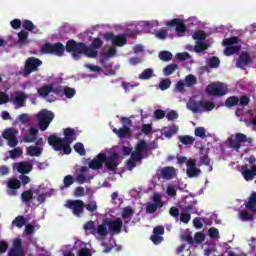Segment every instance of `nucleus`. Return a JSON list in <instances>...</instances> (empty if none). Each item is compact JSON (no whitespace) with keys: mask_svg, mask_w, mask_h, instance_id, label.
<instances>
[{"mask_svg":"<svg viewBox=\"0 0 256 256\" xmlns=\"http://www.w3.org/2000/svg\"><path fill=\"white\" fill-rule=\"evenodd\" d=\"M67 53H72L73 59L79 61L81 55L85 51V43L78 42L75 40H68L65 46Z\"/></svg>","mask_w":256,"mask_h":256,"instance_id":"20e7f679","label":"nucleus"},{"mask_svg":"<svg viewBox=\"0 0 256 256\" xmlns=\"http://www.w3.org/2000/svg\"><path fill=\"white\" fill-rule=\"evenodd\" d=\"M178 139L182 145H193L195 143V138L189 135L179 136Z\"/></svg>","mask_w":256,"mask_h":256,"instance_id":"4c0bfd02","label":"nucleus"},{"mask_svg":"<svg viewBox=\"0 0 256 256\" xmlns=\"http://www.w3.org/2000/svg\"><path fill=\"white\" fill-rule=\"evenodd\" d=\"M252 62L253 60L251 59L249 52L244 51L240 54L239 58L237 59L236 66L240 69H243Z\"/></svg>","mask_w":256,"mask_h":256,"instance_id":"6ab92c4d","label":"nucleus"},{"mask_svg":"<svg viewBox=\"0 0 256 256\" xmlns=\"http://www.w3.org/2000/svg\"><path fill=\"white\" fill-rule=\"evenodd\" d=\"M55 119V114L49 110H42L38 113L39 129L42 131H47L51 121Z\"/></svg>","mask_w":256,"mask_h":256,"instance_id":"0eeeda50","label":"nucleus"},{"mask_svg":"<svg viewBox=\"0 0 256 256\" xmlns=\"http://www.w3.org/2000/svg\"><path fill=\"white\" fill-rule=\"evenodd\" d=\"M208 234H209L210 239H219V230L215 227H211L208 230Z\"/></svg>","mask_w":256,"mask_h":256,"instance_id":"0e129e2a","label":"nucleus"},{"mask_svg":"<svg viewBox=\"0 0 256 256\" xmlns=\"http://www.w3.org/2000/svg\"><path fill=\"white\" fill-rule=\"evenodd\" d=\"M40 97H47L49 93H55V95H61L63 93V86L55 84H46L37 90Z\"/></svg>","mask_w":256,"mask_h":256,"instance_id":"6e6552de","label":"nucleus"},{"mask_svg":"<svg viewBox=\"0 0 256 256\" xmlns=\"http://www.w3.org/2000/svg\"><path fill=\"white\" fill-rule=\"evenodd\" d=\"M7 256H25V254L23 253V251L10 249Z\"/></svg>","mask_w":256,"mask_h":256,"instance_id":"774afa93","label":"nucleus"},{"mask_svg":"<svg viewBox=\"0 0 256 256\" xmlns=\"http://www.w3.org/2000/svg\"><path fill=\"white\" fill-rule=\"evenodd\" d=\"M185 87H187V84L183 80H180L175 85V91H178V93H185Z\"/></svg>","mask_w":256,"mask_h":256,"instance_id":"13d9d810","label":"nucleus"},{"mask_svg":"<svg viewBox=\"0 0 256 256\" xmlns=\"http://www.w3.org/2000/svg\"><path fill=\"white\" fill-rule=\"evenodd\" d=\"M96 233L99 235L100 239H105L109 234V231L107 230L105 224H100L97 227Z\"/></svg>","mask_w":256,"mask_h":256,"instance_id":"c9c22d12","label":"nucleus"},{"mask_svg":"<svg viewBox=\"0 0 256 256\" xmlns=\"http://www.w3.org/2000/svg\"><path fill=\"white\" fill-rule=\"evenodd\" d=\"M147 141L145 140H141L140 142H138L135 146V151H137L138 153L144 155V157H147Z\"/></svg>","mask_w":256,"mask_h":256,"instance_id":"393cba45","label":"nucleus"},{"mask_svg":"<svg viewBox=\"0 0 256 256\" xmlns=\"http://www.w3.org/2000/svg\"><path fill=\"white\" fill-rule=\"evenodd\" d=\"M159 87H160L161 91H166V89H169V87H171V80L163 79L160 82Z\"/></svg>","mask_w":256,"mask_h":256,"instance_id":"69168bd1","label":"nucleus"},{"mask_svg":"<svg viewBox=\"0 0 256 256\" xmlns=\"http://www.w3.org/2000/svg\"><path fill=\"white\" fill-rule=\"evenodd\" d=\"M26 100H27V96L25 95V93L16 92V95H15V98H14V103H16V105L18 107H23Z\"/></svg>","mask_w":256,"mask_h":256,"instance_id":"bb28decb","label":"nucleus"},{"mask_svg":"<svg viewBox=\"0 0 256 256\" xmlns=\"http://www.w3.org/2000/svg\"><path fill=\"white\" fill-rule=\"evenodd\" d=\"M22 243L23 241L20 238H16L13 242V248L11 249H15L16 251H23Z\"/></svg>","mask_w":256,"mask_h":256,"instance_id":"e2e57ef3","label":"nucleus"},{"mask_svg":"<svg viewBox=\"0 0 256 256\" xmlns=\"http://www.w3.org/2000/svg\"><path fill=\"white\" fill-rule=\"evenodd\" d=\"M195 243H203L205 241V233L203 232H196L194 235Z\"/></svg>","mask_w":256,"mask_h":256,"instance_id":"338daca9","label":"nucleus"},{"mask_svg":"<svg viewBox=\"0 0 256 256\" xmlns=\"http://www.w3.org/2000/svg\"><path fill=\"white\" fill-rule=\"evenodd\" d=\"M27 153L30 157H40L41 153H43V149L38 146H30L27 148Z\"/></svg>","mask_w":256,"mask_h":256,"instance_id":"c756f323","label":"nucleus"},{"mask_svg":"<svg viewBox=\"0 0 256 256\" xmlns=\"http://www.w3.org/2000/svg\"><path fill=\"white\" fill-rule=\"evenodd\" d=\"M206 49H209V44L207 42H203V41L196 42V45H195L196 53H203V51H206Z\"/></svg>","mask_w":256,"mask_h":256,"instance_id":"58836bf2","label":"nucleus"},{"mask_svg":"<svg viewBox=\"0 0 256 256\" xmlns=\"http://www.w3.org/2000/svg\"><path fill=\"white\" fill-rule=\"evenodd\" d=\"M226 107H235L236 105H239V97L237 96H230L225 101Z\"/></svg>","mask_w":256,"mask_h":256,"instance_id":"c03bdc74","label":"nucleus"},{"mask_svg":"<svg viewBox=\"0 0 256 256\" xmlns=\"http://www.w3.org/2000/svg\"><path fill=\"white\" fill-rule=\"evenodd\" d=\"M227 85L224 83H210L206 87V93L210 95L211 97H224V95H227Z\"/></svg>","mask_w":256,"mask_h":256,"instance_id":"423d86ee","label":"nucleus"},{"mask_svg":"<svg viewBox=\"0 0 256 256\" xmlns=\"http://www.w3.org/2000/svg\"><path fill=\"white\" fill-rule=\"evenodd\" d=\"M63 183L64 185L61 187V189L62 190L67 189L71 187L73 183H75V178L73 177V175H67L64 177Z\"/></svg>","mask_w":256,"mask_h":256,"instance_id":"a19ab883","label":"nucleus"},{"mask_svg":"<svg viewBox=\"0 0 256 256\" xmlns=\"http://www.w3.org/2000/svg\"><path fill=\"white\" fill-rule=\"evenodd\" d=\"M241 51V46L235 45V46H226L224 49V55L226 57H231V55H235V53H239Z\"/></svg>","mask_w":256,"mask_h":256,"instance_id":"cd10ccee","label":"nucleus"},{"mask_svg":"<svg viewBox=\"0 0 256 256\" xmlns=\"http://www.w3.org/2000/svg\"><path fill=\"white\" fill-rule=\"evenodd\" d=\"M33 199V190H26L21 194L22 203L25 205H30L31 200Z\"/></svg>","mask_w":256,"mask_h":256,"instance_id":"c85d7f7f","label":"nucleus"},{"mask_svg":"<svg viewBox=\"0 0 256 256\" xmlns=\"http://www.w3.org/2000/svg\"><path fill=\"white\" fill-rule=\"evenodd\" d=\"M166 25L168 27H176V33H185V31H187V26H185V23L182 22V20L179 18H175L173 20L168 21Z\"/></svg>","mask_w":256,"mask_h":256,"instance_id":"a211bd4d","label":"nucleus"},{"mask_svg":"<svg viewBox=\"0 0 256 256\" xmlns=\"http://www.w3.org/2000/svg\"><path fill=\"white\" fill-rule=\"evenodd\" d=\"M192 37L195 41H205L207 39V34L203 30H197Z\"/></svg>","mask_w":256,"mask_h":256,"instance_id":"79ce46f5","label":"nucleus"},{"mask_svg":"<svg viewBox=\"0 0 256 256\" xmlns=\"http://www.w3.org/2000/svg\"><path fill=\"white\" fill-rule=\"evenodd\" d=\"M246 209H248V211L256 213V192H253L249 197V200L246 203Z\"/></svg>","mask_w":256,"mask_h":256,"instance_id":"b1692460","label":"nucleus"},{"mask_svg":"<svg viewBox=\"0 0 256 256\" xmlns=\"http://www.w3.org/2000/svg\"><path fill=\"white\" fill-rule=\"evenodd\" d=\"M17 133L18 131L15 130L14 128H8L4 130V132L2 133V137L6 139V141H9V139H13V137H15Z\"/></svg>","mask_w":256,"mask_h":256,"instance_id":"f704fd0d","label":"nucleus"},{"mask_svg":"<svg viewBox=\"0 0 256 256\" xmlns=\"http://www.w3.org/2000/svg\"><path fill=\"white\" fill-rule=\"evenodd\" d=\"M41 65H43V61H41V59L35 57L27 58L22 71L23 77H29L31 73L39 71V67H41Z\"/></svg>","mask_w":256,"mask_h":256,"instance_id":"39448f33","label":"nucleus"},{"mask_svg":"<svg viewBox=\"0 0 256 256\" xmlns=\"http://www.w3.org/2000/svg\"><path fill=\"white\" fill-rule=\"evenodd\" d=\"M62 93H64L67 99H73V97H75V89L68 86L62 87Z\"/></svg>","mask_w":256,"mask_h":256,"instance_id":"09e8293b","label":"nucleus"},{"mask_svg":"<svg viewBox=\"0 0 256 256\" xmlns=\"http://www.w3.org/2000/svg\"><path fill=\"white\" fill-rule=\"evenodd\" d=\"M180 221L185 224L189 223L191 221V214L182 210L180 214Z\"/></svg>","mask_w":256,"mask_h":256,"instance_id":"680f3d73","label":"nucleus"},{"mask_svg":"<svg viewBox=\"0 0 256 256\" xmlns=\"http://www.w3.org/2000/svg\"><path fill=\"white\" fill-rule=\"evenodd\" d=\"M153 77V69L147 68L140 75L139 79L142 81H147V79H151Z\"/></svg>","mask_w":256,"mask_h":256,"instance_id":"a18cd8bd","label":"nucleus"},{"mask_svg":"<svg viewBox=\"0 0 256 256\" xmlns=\"http://www.w3.org/2000/svg\"><path fill=\"white\" fill-rule=\"evenodd\" d=\"M27 39H29V32L21 30L18 33V43L20 45H25L27 43Z\"/></svg>","mask_w":256,"mask_h":256,"instance_id":"ea45409f","label":"nucleus"},{"mask_svg":"<svg viewBox=\"0 0 256 256\" xmlns=\"http://www.w3.org/2000/svg\"><path fill=\"white\" fill-rule=\"evenodd\" d=\"M65 46L61 42L52 44L51 42H46L41 48V52L44 55H56L57 57H63L65 55Z\"/></svg>","mask_w":256,"mask_h":256,"instance_id":"7ed1b4c3","label":"nucleus"},{"mask_svg":"<svg viewBox=\"0 0 256 256\" xmlns=\"http://www.w3.org/2000/svg\"><path fill=\"white\" fill-rule=\"evenodd\" d=\"M153 203H146V213L153 215L158 209L163 207V200L161 199V194L155 193L152 198Z\"/></svg>","mask_w":256,"mask_h":256,"instance_id":"9d476101","label":"nucleus"},{"mask_svg":"<svg viewBox=\"0 0 256 256\" xmlns=\"http://www.w3.org/2000/svg\"><path fill=\"white\" fill-rule=\"evenodd\" d=\"M186 87H193V85H197V77L193 74H189L185 77Z\"/></svg>","mask_w":256,"mask_h":256,"instance_id":"49530a36","label":"nucleus"},{"mask_svg":"<svg viewBox=\"0 0 256 256\" xmlns=\"http://www.w3.org/2000/svg\"><path fill=\"white\" fill-rule=\"evenodd\" d=\"M133 208L131 206H127L122 211V219H129V217L133 216Z\"/></svg>","mask_w":256,"mask_h":256,"instance_id":"6e6d98bb","label":"nucleus"},{"mask_svg":"<svg viewBox=\"0 0 256 256\" xmlns=\"http://www.w3.org/2000/svg\"><path fill=\"white\" fill-rule=\"evenodd\" d=\"M64 138H61L55 134L48 137V145L54 149V151H63L64 155H71V143L77 140V132L73 128H65Z\"/></svg>","mask_w":256,"mask_h":256,"instance_id":"f257e3e1","label":"nucleus"},{"mask_svg":"<svg viewBox=\"0 0 256 256\" xmlns=\"http://www.w3.org/2000/svg\"><path fill=\"white\" fill-rule=\"evenodd\" d=\"M186 166V173L190 179H193V177H199V175H201V169L197 168V161L195 159L190 158L186 162Z\"/></svg>","mask_w":256,"mask_h":256,"instance_id":"ddd939ff","label":"nucleus"},{"mask_svg":"<svg viewBox=\"0 0 256 256\" xmlns=\"http://www.w3.org/2000/svg\"><path fill=\"white\" fill-rule=\"evenodd\" d=\"M16 165L17 171L18 173H21V175H25L33 171V164L29 162H19Z\"/></svg>","mask_w":256,"mask_h":256,"instance_id":"412c9836","label":"nucleus"},{"mask_svg":"<svg viewBox=\"0 0 256 256\" xmlns=\"http://www.w3.org/2000/svg\"><path fill=\"white\" fill-rule=\"evenodd\" d=\"M83 55L90 59H95L97 58V55H99V51H97L96 48H93V46H87V44H85Z\"/></svg>","mask_w":256,"mask_h":256,"instance_id":"4be33fe9","label":"nucleus"},{"mask_svg":"<svg viewBox=\"0 0 256 256\" xmlns=\"http://www.w3.org/2000/svg\"><path fill=\"white\" fill-rule=\"evenodd\" d=\"M22 26L26 31H33V29H35V24H33L30 20H23Z\"/></svg>","mask_w":256,"mask_h":256,"instance_id":"052dcab7","label":"nucleus"},{"mask_svg":"<svg viewBox=\"0 0 256 256\" xmlns=\"http://www.w3.org/2000/svg\"><path fill=\"white\" fill-rule=\"evenodd\" d=\"M84 231H92V235H95V222L93 220H90L84 224Z\"/></svg>","mask_w":256,"mask_h":256,"instance_id":"5fc2aeb1","label":"nucleus"},{"mask_svg":"<svg viewBox=\"0 0 256 256\" xmlns=\"http://www.w3.org/2000/svg\"><path fill=\"white\" fill-rule=\"evenodd\" d=\"M161 61H171L173 59V54L169 51H161L158 55Z\"/></svg>","mask_w":256,"mask_h":256,"instance_id":"de8ad7c7","label":"nucleus"},{"mask_svg":"<svg viewBox=\"0 0 256 256\" xmlns=\"http://www.w3.org/2000/svg\"><path fill=\"white\" fill-rule=\"evenodd\" d=\"M240 219L242 221H253V219H255V216H253V214H249V212L247 211H242L240 213Z\"/></svg>","mask_w":256,"mask_h":256,"instance_id":"bf43d9fd","label":"nucleus"},{"mask_svg":"<svg viewBox=\"0 0 256 256\" xmlns=\"http://www.w3.org/2000/svg\"><path fill=\"white\" fill-rule=\"evenodd\" d=\"M12 225H15L18 227V229H21L22 227H25L27 225V219L25 216H17L13 221Z\"/></svg>","mask_w":256,"mask_h":256,"instance_id":"72a5a7b5","label":"nucleus"},{"mask_svg":"<svg viewBox=\"0 0 256 256\" xmlns=\"http://www.w3.org/2000/svg\"><path fill=\"white\" fill-rule=\"evenodd\" d=\"M9 189H19L21 187V181L17 178H12L8 181Z\"/></svg>","mask_w":256,"mask_h":256,"instance_id":"3c124183","label":"nucleus"},{"mask_svg":"<svg viewBox=\"0 0 256 256\" xmlns=\"http://www.w3.org/2000/svg\"><path fill=\"white\" fill-rule=\"evenodd\" d=\"M237 43H239V37H237V36L225 38L222 41V45L224 47H233V46L237 45Z\"/></svg>","mask_w":256,"mask_h":256,"instance_id":"473e14b6","label":"nucleus"},{"mask_svg":"<svg viewBox=\"0 0 256 256\" xmlns=\"http://www.w3.org/2000/svg\"><path fill=\"white\" fill-rule=\"evenodd\" d=\"M84 207L87 211H89L90 213H95V211L97 210L98 206H97V202L96 201H92L91 203L85 204L84 203Z\"/></svg>","mask_w":256,"mask_h":256,"instance_id":"4d7b16f0","label":"nucleus"},{"mask_svg":"<svg viewBox=\"0 0 256 256\" xmlns=\"http://www.w3.org/2000/svg\"><path fill=\"white\" fill-rule=\"evenodd\" d=\"M145 157H147V156H144L143 154H140V152H137V150H135L134 152L131 153L130 159L139 163V162L143 161V159H145Z\"/></svg>","mask_w":256,"mask_h":256,"instance_id":"864d4df0","label":"nucleus"},{"mask_svg":"<svg viewBox=\"0 0 256 256\" xmlns=\"http://www.w3.org/2000/svg\"><path fill=\"white\" fill-rule=\"evenodd\" d=\"M105 225L109 227V230L112 231V233L119 234L121 233V229H123V220H121V218L106 220Z\"/></svg>","mask_w":256,"mask_h":256,"instance_id":"2eb2a0df","label":"nucleus"},{"mask_svg":"<svg viewBox=\"0 0 256 256\" xmlns=\"http://www.w3.org/2000/svg\"><path fill=\"white\" fill-rule=\"evenodd\" d=\"M241 173L245 181H253L256 177V164H253L251 169L247 165L242 166Z\"/></svg>","mask_w":256,"mask_h":256,"instance_id":"f3484780","label":"nucleus"},{"mask_svg":"<svg viewBox=\"0 0 256 256\" xmlns=\"http://www.w3.org/2000/svg\"><path fill=\"white\" fill-rule=\"evenodd\" d=\"M207 64L211 69H217L221 65V60L217 56H212L207 60Z\"/></svg>","mask_w":256,"mask_h":256,"instance_id":"e433bc0d","label":"nucleus"},{"mask_svg":"<svg viewBox=\"0 0 256 256\" xmlns=\"http://www.w3.org/2000/svg\"><path fill=\"white\" fill-rule=\"evenodd\" d=\"M112 131L119 137V139H129V137H131V127L129 126L124 125L120 129L113 128Z\"/></svg>","mask_w":256,"mask_h":256,"instance_id":"aec40b11","label":"nucleus"},{"mask_svg":"<svg viewBox=\"0 0 256 256\" xmlns=\"http://www.w3.org/2000/svg\"><path fill=\"white\" fill-rule=\"evenodd\" d=\"M188 109L192 111V113H201V105H199V101L190 102L188 104Z\"/></svg>","mask_w":256,"mask_h":256,"instance_id":"8fccbe9b","label":"nucleus"},{"mask_svg":"<svg viewBox=\"0 0 256 256\" xmlns=\"http://www.w3.org/2000/svg\"><path fill=\"white\" fill-rule=\"evenodd\" d=\"M103 163H105V153H100L89 162L88 167L97 171L103 168Z\"/></svg>","mask_w":256,"mask_h":256,"instance_id":"dca6fc26","label":"nucleus"},{"mask_svg":"<svg viewBox=\"0 0 256 256\" xmlns=\"http://www.w3.org/2000/svg\"><path fill=\"white\" fill-rule=\"evenodd\" d=\"M178 69H179V65L175 63L169 64L163 69V73L164 75H166V77H169V75H173L175 71H177Z\"/></svg>","mask_w":256,"mask_h":256,"instance_id":"2f4dec72","label":"nucleus"},{"mask_svg":"<svg viewBox=\"0 0 256 256\" xmlns=\"http://www.w3.org/2000/svg\"><path fill=\"white\" fill-rule=\"evenodd\" d=\"M89 171V167L87 166H82L80 168V174H78L76 181L77 183H79V185H83V183H85L87 181V176H85V174L83 173H87Z\"/></svg>","mask_w":256,"mask_h":256,"instance_id":"a878e982","label":"nucleus"},{"mask_svg":"<svg viewBox=\"0 0 256 256\" xmlns=\"http://www.w3.org/2000/svg\"><path fill=\"white\" fill-rule=\"evenodd\" d=\"M105 41H112V45H115L116 47H123L127 45V37L125 34H120L115 36L113 32H107L104 34Z\"/></svg>","mask_w":256,"mask_h":256,"instance_id":"9b49d317","label":"nucleus"},{"mask_svg":"<svg viewBox=\"0 0 256 256\" xmlns=\"http://www.w3.org/2000/svg\"><path fill=\"white\" fill-rule=\"evenodd\" d=\"M117 159H119V154L115 152L108 157L107 154H105L104 165L108 169V171H115V169H117L119 165V163H117Z\"/></svg>","mask_w":256,"mask_h":256,"instance_id":"4468645a","label":"nucleus"},{"mask_svg":"<svg viewBox=\"0 0 256 256\" xmlns=\"http://www.w3.org/2000/svg\"><path fill=\"white\" fill-rule=\"evenodd\" d=\"M200 111H213L215 109V103L210 100H200Z\"/></svg>","mask_w":256,"mask_h":256,"instance_id":"5701e85b","label":"nucleus"},{"mask_svg":"<svg viewBox=\"0 0 256 256\" xmlns=\"http://www.w3.org/2000/svg\"><path fill=\"white\" fill-rule=\"evenodd\" d=\"M229 147L235 151H239L241 147H251L253 145V138H248L243 133H236L234 138H229Z\"/></svg>","mask_w":256,"mask_h":256,"instance_id":"f03ea898","label":"nucleus"},{"mask_svg":"<svg viewBox=\"0 0 256 256\" xmlns=\"http://www.w3.org/2000/svg\"><path fill=\"white\" fill-rule=\"evenodd\" d=\"M10 159H17V157H21L23 155V150L21 148H14L9 151Z\"/></svg>","mask_w":256,"mask_h":256,"instance_id":"603ef678","label":"nucleus"},{"mask_svg":"<svg viewBox=\"0 0 256 256\" xmlns=\"http://www.w3.org/2000/svg\"><path fill=\"white\" fill-rule=\"evenodd\" d=\"M67 209H70L75 217H81L84 213L85 202L83 200H67Z\"/></svg>","mask_w":256,"mask_h":256,"instance_id":"1a4fd4ad","label":"nucleus"},{"mask_svg":"<svg viewBox=\"0 0 256 256\" xmlns=\"http://www.w3.org/2000/svg\"><path fill=\"white\" fill-rule=\"evenodd\" d=\"M175 167L173 166H165L162 169L158 170L157 178L165 179L166 181H171L175 177Z\"/></svg>","mask_w":256,"mask_h":256,"instance_id":"f8f14e48","label":"nucleus"},{"mask_svg":"<svg viewBox=\"0 0 256 256\" xmlns=\"http://www.w3.org/2000/svg\"><path fill=\"white\" fill-rule=\"evenodd\" d=\"M179 132V126H169L164 129V136L167 137V139H171L172 135H177Z\"/></svg>","mask_w":256,"mask_h":256,"instance_id":"7c9ffc66","label":"nucleus"},{"mask_svg":"<svg viewBox=\"0 0 256 256\" xmlns=\"http://www.w3.org/2000/svg\"><path fill=\"white\" fill-rule=\"evenodd\" d=\"M74 151L78 153V155H81L82 157H85L87 155V151L85 150V146L81 142H77L74 145Z\"/></svg>","mask_w":256,"mask_h":256,"instance_id":"37998d69","label":"nucleus"}]
</instances>
